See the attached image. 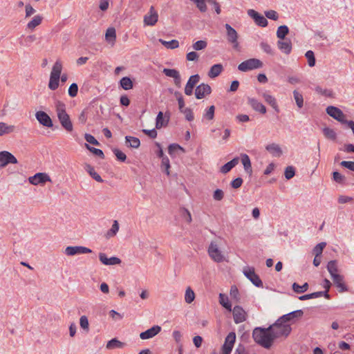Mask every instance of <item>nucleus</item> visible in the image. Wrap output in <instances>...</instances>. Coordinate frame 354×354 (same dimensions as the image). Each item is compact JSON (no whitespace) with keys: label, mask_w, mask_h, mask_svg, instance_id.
I'll return each mask as SVG.
<instances>
[{"label":"nucleus","mask_w":354,"mask_h":354,"mask_svg":"<svg viewBox=\"0 0 354 354\" xmlns=\"http://www.w3.org/2000/svg\"><path fill=\"white\" fill-rule=\"evenodd\" d=\"M252 337L257 344L265 348H270L272 346L274 340L269 327L266 328L261 327L255 328L252 332Z\"/></svg>","instance_id":"nucleus-1"},{"label":"nucleus","mask_w":354,"mask_h":354,"mask_svg":"<svg viewBox=\"0 0 354 354\" xmlns=\"http://www.w3.org/2000/svg\"><path fill=\"white\" fill-rule=\"evenodd\" d=\"M55 111L62 127L68 132H71L73 130V126L68 114L66 111L65 104L61 101H57L55 102Z\"/></svg>","instance_id":"nucleus-2"},{"label":"nucleus","mask_w":354,"mask_h":354,"mask_svg":"<svg viewBox=\"0 0 354 354\" xmlns=\"http://www.w3.org/2000/svg\"><path fill=\"white\" fill-rule=\"evenodd\" d=\"M274 339L281 337H286L291 332V327L279 318L273 324L269 326Z\"/></svg>","instance_id":"nucleus-3"},{"label":"nucleus","mask_w":354,"mask_h":354,"mask_svg":"<svg viewBox=\"0 0 354 354\" xmlns=\"http://www.w3.org/2000/svg\"><path fill=\"white\" fill-rule=\"evenodd\" d=\"M62 68L63 66L62 61L60 59H57L53 66L50 75L48 88L50 90L54 91L58 88Z\"/></svg>","instance_id":"nucleus-4"},{"label":"nucleus","mask_w":354,"mask_h":354,"mask_svg":"<svg viewBox=\"0 0 354 354\" xmlns=\"http://www.w3.org/2000/svg\"><path fill=\"white\" fill-rule=\"evenodd\" d=\"M209 257L216 263H221L226 261L225 254L220 249V243L218 241H212L207 248Z\"/></svg>","instance_id":"nucleus-5"},{"label":"nucleus","mask_w":354,"mask_h":354,"mask_svg":"<svg viewBox=\"0 0 354 354\" xmlns=\"http://www.w3.org/2000/svg\"><path fill=\"white\" fill-rule=\"evenodd\" d=\"M262 66L263 63L261 61L256 58H252L241 62L238 66V69L242 72H246L248 71L261 68Z\"/></svg>","instance_id":"nucleus-6"},{"label":"nucleus","mask_w":354,"mask_h":354,"mask_svg":"<svg viewBox=\"0 0 354 354\" xmlns=\"http://www.w3.org/2000/svg\"><path fill=\"white\" fill-rule=\"evenodd\" d=\"M225 28L226 29V38L227 41L232 44L235 50L239 49V43L238 41L239 35L236 30L233 28L230 24H225Z\"/></svg>","instance_id":"nucleus-7"},{"label":"nucleus","mask_w":354,"mask_h":354,"mask_svg":"<svg viewBox=\"0 0 354 354\" xmlns=\"http://www.w3.org/2000/svg\"><path fill=\"white\" fill-rule=\"evenodd\" d=\"M28 181L33 185H44L46 182H51V178L46 173H37L28 178Z\"/></svg>","instance_id":"nucleus-8"},{"label":"nucleus","mask_w":354,"mask_h":354,"mask_svg":"<svg viewBox=\"0 0 354 354\" xmlns=\"http://www.w3.org/2000/svg\"><path fill=\"white\" fill-rule=\"evenodd\" d=\"M18 162L15 156L8 151L0 152V168L6 167L8 164H17Z\"/></svg>","instance_id":"nucleus-9"},{"label":"nucleus","mask_w":354,"mask_h":354,"mask_svg":"<svg viewBox=\"0 0 354 354\" xmlns=\"http://www.w3.org/2000/svg\"><path fill=\"white\" fill-rule=\"evenodd\" d=\"M326 113L335 120L344 124L346 122V115L339 108L333 106H329L326 108Z\"/></svg>","instance_id":"nucleus-10"},{"label":"nucleus","mask_w":354,"mask_h":354,"mask_svg":"<svg viewBox=\"0 0 354 354\" xmlns=\"http://www.w3.org/2000/svg\"><path fill=\"white\" fill-rule=\"evenodd\" d=\"M243 274L257 287H261L263 286L261 280L255 273L253 268H245L243 270Z\"/></svg>","instance_id":"nucleus-11"},{"label":"nucleus","mask_w":354,"mask_h":354,"mask_svg":"<svg viewBox=\"0 0 354 354\" xmlns=\"http://www.w3.org/2000/svg\"><path fill=\"white\" fill-rule=\"evenodd\" d=\"M236 340V334L234 332L230 333L225 337V342L222 346V354H230Z\"/></svg>","instance_id":"nucleus-12"},{"label":"nucleus","mask_w":354,"mask_h":354,"mask_svg":"<svg viewBox=\"0 0 354 354\" xmlns=\"http://www.w3.org/2000/svg\"><path fill=\"white\" fill-rule=\"evenodd\" d=\"M35 118L39 123L44 127L50 128L53 126V121L50 116L43 111H38L35 113Z\"/></svg>","instance_id":"nucleus-13"},{"label":"nucleus","mask_w":354,"mask_h":354,"mask_svg":"<svg viewBox=\"0 0 354 354\" xmlns=\"http://www.w3.org/2000/svg\"><path fill=\"white\" fill-rule=\"evenodd\" d=\"M158 19V14L151 6L148 13L144 16L143 21L145 26H153L157 23Z\"/></svg>","instance_id":"nucleus-14"},{"label":"nucleus","mask_w":354,"mask_h":354,"mask_svg":"<svg viewBox=\"0 0 354 354\" xmlns=\"http://www.w3.org/2000/svg\"><path fill=\"white\" fill-rule=\"evenodd\" d=\"M212 92L210 86L207 84L202 83L196 86L195 89V96L197 99H203Z\"/></svg>","instance_id":"nucleus-15"},{"label":"nucleus","mask_w":354,"mask_h":354,"mask_svg":"<svg viewBox=\"0 0 354 354\" xmlns=\"http://www.w3.org/2000/svg\"><path fill=\"white\" fill-rule=\"evenodd\" d=\"M232 310L233 313L234 321L236 324H239L246 320L247 313L242 307L236 306Z\"/></svg>","instance_id":"nucleus-16"},{"label":"nucleus","mask_w":354,"mask_h":354,"mask_svg":"<svg viewBox=\"0 0 354 354\" xmlns=\"http://www.w3.org/2000/svg\"><path fill=\"white\" fill-rule=\"evenodd\" d=\"M91 250L83 246H68L65 249V253L68 256H73L77 254L91 253Z\"/></svg>","instance_id":"nucleus-17"},{"label":"nucleus","mask_w":354,"mask_h":354,"mask_svg":"<svg viewBox=\"0 0 354 354\" xmlns=\"http://www.w3.org/2000/svg\"><path fill=\"white\" fill-rule=\"evenodd\" d=\"M304 315V312L301 310H297L289 313L288 314L283 315L280 317L281 320L283 322H295L297 319H300Z\"/></svg>","instance_id":"nucleus-18"},{"label":"nucleus","mask_w":354,"mask_h":354,"mask_svg":"<svg viewBox=\"0 0 354 354\" xmlns=\"http://www.w3.org/2000/svg\"><path fill=\"white\" fill-rule=\"evenodd\" d=\"M248 14L254 20V22L258 26L261 27H266L268 25L267 19L263 15L258 13L257 11L250 9L248 11Z\"/></svg>","instance_id":"nucleus-19"},{"label":"nucleus","mask_w":354,"mask_h":354,"mask_svg":"<svg viewBox=\"0 0 354 354\" xmlns=\"http://www.w3.org/2000/svg\"><path fill=\"white\" fill-rule=\"evenodd\" d=\"M200 76L198 74L192 75L185 87V93L187 95H191L196 84L199 82Z\"/></svg>","instance_id":"nucleus-20"},{"label":"nucleus","mask_w":354,"mask_h":354,"mask_svg":"<svg viewBox=\"0 0 354 354\" xmlns=\"http://www.w3.org/2000/svg\"><path fill=\"white\" fill-rule=\"evenodd\" d=\"M99 259L102 264L106 266H114L121 263L120 259L115 257L108 258L106 254L102 252L99 254Z\"/></svg>","instance_id":"nucleus-21"},{"label":"nucleus","mask_w":354,"mask_h":354,"mask_svg":"<svg viewBox=\"0 0 354 354\" xmlns=\"http://www.w3.org/2000/svg\"><path fill=\"white\" fill-rule=\"evenodd\" d=\"M161 330V327L156 325L151 327V328L145 330V332H142L140 334V338L142 339H148L155 337L158 335Z\"/></svg>","instance_id":"nucleus-22"},{"label":"nucleus","mask_w":354,"mask_h":354,"mask_svg":"<svg viewBox=\"0 0 354 354\" xmlns=\"http://www.w3.org/2000/svg\"><path fill=\"white\" fill-rule=\"evenodd\" d=\"M17 132V127L4 122H0V137Z\"/></svg>","instance_id":"nucleus-23"},{"label":"nucleus","mask_w":354,"mask_h":354,"mask_svg":"<svg viewBox=\"0 0 354 354\" xmlns=\"http://www.w3.org/2000/svg\"><path fill=\"white\" fill-rule=\"evenodd\" d=\"M105 40L111 46H114L116 40V31L113 27L109 28L105 33Z\"/></svg>","instance_id":"nucleus-24"},{"label":"nucleus","mask_w":354,"mask_h":354,"mask_svg":"<svg viewBox=\"0 0 354 354\" xmlns=\"http://www.w3.org/2000/svg\"><path fill=\"white\" fill-rule=\"evenodd\" d=\"M249 104L252 107L254 110L256 111H259L262 114H265L266 113V106L258 100L254 99V98H250L249 99Z\"/></svg>","instance_id":"nucleus-25"},{"label":"nucleus","mask_w":354,"mask_h":354,"mask_svg":"<svg viewBox=\"0 0 354 354\" xmlns=\"http://www.w3.org/2000/svg\"><path fill=\"white\" fill-rule=\"evenodd\" d=\"M223 71V66L221 64H216L213 65L209 72H208V77L210 78H215L218 77Z\"/></svg>","instance_id":"nucleus-26"},{"label":"nucleus","mask_w":354,"mask_h":354,"mask_svg":"<svg viewBox=\"0 0 354 354\" xmlns=\"http://www.w3.org/2000/svg\"><path fill=\"white\" fill-rule=\"evenodd\" d=\"M262 96L265 102L270 104L276 112L278 113L279 111V109L274 97L266 93H263Z\"/></svg>","instance_id":"nucleus-27"},{"label":"nucleus","mask_w":354,"mask_h":354,"mask_svg":"<svg viewBox=\"0 0 354 354\" xmlns=\"http://www.w3.org/2000/svg\"><path fill=\"white\" fill-rule=\"evenodd\" d=\"M277 46L286 55L290 54L292 50V44L289 40L278 41Z\"/></svg>","instance_id":"nucleus-28"},{"label":"nucleus","mask_w":354,"mask_h":354,"mask_svg":"<svg viewBox=\"0 0 354 354\" xmlns=\"http://www.w3.org/2000/svg\"><path fill=\"white\" fill-rule=\"evenodd\" d=\"M241 162L243 165L245 171L250 175L252 173L251 161L249 156L245 153L241 154Z\"/></svg>","instance_id":"nucleus-29"},{"label":"nucleus","mask_w":354,"mask_h":354,"mask_svg":"<svg viewBox=\"0 0 354 354\" xmlns=\"http://www.w3.org/2000/svg\"><path fill=\"white\" fill-rule=\"evenodd\" d=\"M239 158L238 157L234 158L232 160L225 163L221 167V172L223 174H227L239 163Z\"/></svg>","instance_id":"nucleus-30"},{"label":"nucleus","mask_w":354,"mask_h":354,"mask_svg":"<svg viewBox=\"0 0 354 354\" xmlns=\"http://www.w3.org/2000/svg\"><path fill=\"white\" fill-rule=\"evenodd\" d=\"M266 150L273 156L279 157L282 154V150L279 145L272 143L266 146Z\"/></svg>","instance_id":"nucleus-31"},{"label":"nucleus","mask_w":354,"mask_h":354,"mask_svg":"<svg viewBox=\"0 0 354 354\" xmlns=\"http://www.w3.org/2000/svg\"><path fill=\"white\" fill-rule=\"evenodd\" d=\"M169 118H164L163 113L162 111H160L156 117V127L157 129H160L163 127L167 126Z\"/></svg>","instance_id":"nucleus-32"},{"label":"nucleus","mask_w":354,"mask_h":354,"mask_svg":"<svg viewBox=\"0 0 354 354\" xmlns=\"http://www.w3.org/2000/svg\"><path fill=\"white\" fill-rule=\"evenodd\" d=\"M42 20L43 17L41 15H35L32 20L27 24V28L29 30H33L41 24Z\"/></svg>","instance_id":"nucleus-33"},{"label":"nucleus","mask_w":354,"mask_h":354,"mask_svg":"<svg viewBox=\"0 0 354 354\" xmlns=\"http://www.w3.org/2000/svg\"><path fill=\"white\" fill-rule=\"evenodd\" d=\"M332 279L333 280L334 283L339 289L340 292H344L347 290V288L345 284L344 283V279L342 275H335L333 277H332Z\"/></svg>","instance_id":"nucleus-34"},{"label":"nucleus","mask_w":354,"mask_h":354,"mask_svg":"<svg viewBox=\"0 0 354 354\" xmlns=\"http://www.w3.org/2000/svg\"><path fill=\"white\" fill-rule=\"evenodd\" d=\"M124 343L119 341L116 338H113L109 341L106 345V348L109 350H113L115 348H120L124 347Z\"/></svg>","instance_id":"nucleus-35"},{"label":"nucleus","mask_w":354,"mask_h":354,"mask_svg":"<svg viewBox=\"0 0 354 354\" xmlns=\"http://www.w3.org/2000/svg\"><path fill=\"white\" fill-rule=\"evenodd\" d=\"M126 143L129 147L137 149L140 145V141L138 138L133 136L125 137Z\"/></svg>","instance_id":"nucleus-36"},{"label":"nucleus","mask_w":354,"mask_h":354,"mask_svg":"<svg viewBox=\"0 0 354 354\" xmlns=\"http://www.w3.org/2000/svg\"><path fill=\"white\" fill-rule=\"evenodd\" d=\"M85 169L90 176L97 182L102 183L103 181L101 176L95 171L94 168L90 165H86Z\"/></svg>","instance_id":"nucleus-37"},{"label":"nucleus","mask_w":354,"mask_h":354,"mask_svg":"<svg viewBox=\"0 0 354 354\" xmlns=\"http://www.w3.org/2000/svg\"><path fill=\"white\" fill-rule=\"evenodd\" d=\"M327 270L328 272L330 274L331 278L335 275H339L337 273L338 269L337 266V261L333 260L330 261L328 263Z\"/></svg>","instance_id":"nucleus-38"},{"label":"nucleus","mask_w":354,"mask_h":354,"mask_svg":"<svg viewBox=\"0 0 354 354\" xmlns=\"http://www.w3.org/2000/svg\"><path fill=\"white\" fill-rule=\"evenodd\" d=\"M158 41L168 49H175L179 46V43L176 39H172L169 41H167L162 39H159Z\"/></svg>","instance_id":"nucleus-39"},{"label":"nucleus","mask_w":354,"mask_h":354,"mask_svg":"<svg viewBox=\"0 0 354 354\" xmlns=\"http://www.w3.org/2000/svg\"><path fill=\"white\" fill-rule=\"evenodd\" d=\"M195 299V293L194 290L189 286L185 290V301L190 304L192 303Z\"/></svg>","instance_id":"nucleus-40"},{"label":"nucleus","mask_w":354,"mask_h":354,"mask_svg":"<svg viewBox=\"0 0 354 354\" xmlns=\"http://www.w3.org/2000/svg\"><path fill=\"white\" fill-rule=\"evenodd\" d=\"M219 303L227 310L232 311V305L228 300V297L224 294H219Z\"/></svg>","instance_id":"nucleus-41"},{"label":"nucleus","mask_w":354,"mask_h":354,"mask_svg":"<svg viewBox=\"0 0 354 354\" xmlns=\"http://www.w3.org/2000/svg\"><path fill=\"white\" fill-rule=\"evenodd\" d=\"M120 86L124 90H129L133 88V82L129 77H124L120 80Z\"/></svg>","instance_id":"nucleus-42"},{"label":"nucleus","mask_w":354,"mask_h":354,"mask_svg":"<svg viewBox=\"0 0 354 354\" xmlns=\"http://www.w3.org/2000/svg\"><path fill=\"white\" fill-rule=\"evenodd\" d=\"M119 230V223L118 221H114L111 228L107 232L106 238H111L116 235Z\"/></svg>","instance_id":"nucleus-43"},{"label":"nucleus","mask_w":354,"mask_h":354,"mask_svg":"<svg viewBox=\"0 0 354 354\" xmlns=\"http://www.w3.org/2000/svg\"><path fill=\"white\" fill-rule=\"evenodd\" d=\"M292 290L296 293H303L308 289V283H304L302 286H299L297 283H293L292 286Z\"/></svg>","instance_id":"nucleus-44"},{"label":"nucleus","mask_w":354,"mask_h":354,"mask_svg":"<svg viewBox=\"0 0 354 354\" xmlns=\"http://www.w3.org/2000/svg\"><path fill=\"white\" fill-rule=\"evenodd\" d=\"M288 28L286 25L280 26L277 30V36L280 39H283L288 33Z\"/></svg>","instance_id":"nucleus-45"},{"label":"nucleus","mask_w":354,"mask_h":354,"mask_svg":"<svg viewBox=\"0 0 354 354\" xmlns=\"http://www.w3.org/2000/svg\"><path fill=\"white\" fill-rule=\"evenodd\" d=\"M293 96L296 102L297 106L299 109H301L304 106V98L302 95L297 90L293 91Z\"/></svg>","instance_id":"nucleus-46"},{"label":"nucleus","mask_w":354,"mask_h":354,"mask_svg":"<svg viewBox=\"0 0 354 354\" xmlns=\"http://www.w3.org/2000/svg\"><path fill=\"white\" fill-rule=\"evenodd\" d=\"M323 133L324 136L330 140H335L336 139V133L335 131L329 127H324L323 129Z\"/></svg>","instance_id":"nucleus-47"},{"label":"nucleus","mask_w":354,"mask_h":354,"mask_svg":"<svg viewBox=\"0 0 354 354\" xmlns=\"http://www.w3.org/2000/svg\"><path fill=\"white\" fill-rule=\"evenodd\" d=\"M161 167L162 169H164L165 172L167 176L170 174L169 168H170V163L169 160L167 157H162V162H161Z\"/></svg>","instance_id":"nucleus-48"},{"label":"nucleus","mask_w":354,"mask_h":354,"mask_svg":"<svg viewBox=\"0 0 354 354\" xmlns=\"http://www.w3.org/2000/svg\"><path fill=\"white\" fill-rule=\"evenodd\" d=\"M306 59H308V66L313 67L315 64V58L314 55V53L312 50H308L305 55Z\"/></svg>","instance_id":"nucleus-49"},{"label":"nucleus","mask_w":354,"mask_h":354,"mask_svg":"<svg viewBox=\"0 0 354 354\" xmlns=\"http://www.w3.org/2000/svg\"><path fill=\"white\" fill-rule=\"evenodd\" d=\"M178 150L185 151L184 149L177 144H171L168 147V151L171 156L175 155Z\"/></svg>","instance_id":"nucleus-50"},{"label":"nucleus","mask_w":354,"mask_h":354,"mask_svg":"<svg viewBox=\"0 0 354 354\" xmlns=\"http://www.w3.org/2000/svg\"><path fill=\"white\" fill-rule=\"evenodd\" d=\"M207 41H205L204 40H199V41H197L196 42H195L192 45V48L195 50H201L205 49L207 47Z\"/></svg>","instance_id":"nucleus-51"},{"label":"nucleus","mask_w":354,"mask_h":354,"mask_svg":"<svg viewBox=\"0 0 354 354\" xmlns=\"http://www.w3.org/2000/svg\"><path fill=\"white\" fill-rule=\"evenodd\" d=\"M326 245V243L325 242H322V243H318L313 249L314 254L317 257L321 256Z\"/></svg>","instance_id":"nucleus-52"},{"label":"nucleus","mask_w":354,"mask_h":354,"mask_svg":"<svg viewBox=\"0 0 354 354\" xmlns=\"http://www.w3.org/2000/svg\"><path fill=\"white\" fill-rule=\"evenodd\" d=\"M162 73L167 77L176 78L180 75L179 72L176 69L164 68Z\"/></svg>","instance_id":"nucleus-53"},{"label":"nucleus","mask_w":354,"mask_h":354,"mask_svg":"<svg viewBox=\"0 0 354 354\" xmlns=\"http://www.w3.org/2000/svg\"><path fill=\"white\" fill-rule=\"evenodd\" d=\"M333 178L336 183L339 184H344L346 180L345 176L338 171H334L333 173Z\"/></svg>","instance_id":"nucleus-54"},{"label":"nucleus","mask_w":354,"mask_h":354,"mask_svg":"<svg viewBox=\"0 0 354 354\" xmlns=\"http://www.w3.org/2000/svg\"><path fill=\"white\" fill-rule=\"evenodd\" d=\"M85 147L86 148L89 150L91 153H93V154L102 158H104V153L103 151L101 150V149H96V148H94V147H90L88 144H85Z\"/></svg>","instance_id":"nucleus-55"},{"label":"nucleus","mask_w":354,"mask_h":354,"mask_svg":"<svg viewBox=\"0 0 354 354\" xmlns=\"http://www.w3.org/2000/svg\"><path fill=\"white\" fill-rule=\"evenodd\" d=\"M80 324L82 328L88 331L89 329L88 320L86 316L82 315L80 319Z\"/></svg>","instance_id":"nucleus-56"},{"label":"nucleus","mask_w":354,"mask_h":354,"mask_svg":"<svg viewBox=\"0 0 354 354\" xmlns=\"http://www.w3.org/2000/svg\"><path fill=\"white\" fill-rule=\"evenodd\" d=\"M214 111L215 107L214 105H212L209 107V109L207 110L206 113L204 114V117L208 120H213L214 117Z\"/></svg>","instance_id":"nucleus-57"},{"label":"nucleus","mask_w":354,"mask_h":354,"mask_svg":"<svg viewBox=\"0 0 354 354\" xmlns=\"http://www.w3.org/2000/svg\"><path fill=\"white\" fill-rule=\"evenodd\" d=\"M199 55L195 51H192L186 55V59L189 62H197L198 60Z\"/></svg>","instance_id":"nucleus-58"},{"label":"nucleus","mask_w":354,"mask_h":354,"mask_svg":"<svg viewBox=\"0 0 354 354\" xmlns=\"http://www.w3.org/2000/svg\"><path fill=\"white\" fill-rule=\"evenodd\" d=\"M260 46H261V49L267 54H269L271 55H274V52L272 50V47L268 43L261 42Z\"/></svg>","instance_id":"nucleus-59"},{"label":"nucleus","mask_w":354,"mask_h":354,"mask_svg":"<svg viewBox=\"0 0 354 354\" xmlns=\"http://www.w3.org/2000/svg\"><path fill=\"white\" fill-rule=\"evenodd\" d=\"M77 92H78V86H77V84H75V83H73L69 88H68V95L72 97H74L77 95Z\"/></svg>","instance_id":"nucleus-60"},{"label":"nucleus","mask_w":354,"mask_h":354,"mask_svg":"<svg viewBox=\"0 0 354 354\" xmlns=\"http://www.w3.org/2000/svg\"><path fill=\"white\" fill-rule=\"evenodd\" d=\"M295 176V169L292 166H288L285 169V177L290 179Z\"/></svg>","instance_id":"nucleus-61"},{"label":"nucleus","mask_w":354,"mask_h":354,"mask_svg":"<svg viewBox=\"0 0 354 354\" xmlns=\"http://www.w3.org/2000/svg\"><path fill=\"white\" fill-rule=\"evenodd\" d=\"M25 18L30 17L31 15H34L36 12V10L32 8L30 4H26L25 6Z\"/></svg>","instance_id":"nucleus-62"},{"label":"nucleus","mask_w":354,"mask_h":354,"mask_svg":"<svg viewBox=\"0 0 354 354\" xmlns=\"http://www.w3.org/2000/svg\"><path fill=\"white\" fill-rule=\"evenodd\" d=\"M265 15L268 19H272L274 21L277 20L279 18V15H278L277 12L272 10L265 12Z\"/></svg>","instance_id":"nucleus-63"},{"label":"nucleus","mask_w":354,"mask_h":354,"mask_svg":"<svg viewBox=\"0 0 354 354\" xmlns=\"http://www.w3.org/2000/svg\"><path fill=\"white\" fill-rule=\"evenodd\" d=\"M340 165L345 168H347L353 171H354V162L353 161H346L343 160L340 162Z\"/></svg>","instance_id":"nucleus-64"}]
</instances>
